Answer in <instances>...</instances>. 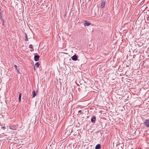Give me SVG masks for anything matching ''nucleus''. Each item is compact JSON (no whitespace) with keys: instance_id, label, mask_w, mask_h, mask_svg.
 Instances as JSON below:
<instances>
[{"instance_id":"nucleus-1","label":"nucleus","mask_w":149,"mask_h":149,"mask_svg":"<svg viewBox=\"0 0 149 149\" xmlns=\"http://www.w3.org/2000/svg\"><path fill=\"white\" fill-rule=\"evenodd\" d=\"M144 125L147 127H149V119H147L145 120Z\"/></svg>"},{"instance_id":"nucleus-2","label":"nucleus","mask_w":149,"mask_h":149,"mask_svg":"<svg viewBox=\"0 0 149 149\" xmlns=\"http://www.w3.org/2000/svg\"><path fill=\"white\" fill-rule=\"evenodd\" d=\"M77 56L76 54L74 55L72 57V59L73 61H76L77 59Z\"/></svg>"},{"instance_id":"nucleus-3","label":"nucleus","mask_w":149,"mask_h":149,"mask_svg":"<svg viewBox=\"0 0 149 149\" xmlns=\"http://www.w3.org/2000/svg\"><path fill=\"white\" fill-rule=\"evenodd\" d=\"M91 24V23H90L88 22V21H87L86 20H85L84 21V26H89Z\"/></svg>"},{"instance_id":"nucleus-4","label":"nucleus","mask_w":149,"mask_h":149,"mask_svg":"<svg viewBox=\"0 0 149 149\" xmlns=\"http://www.w3.org/2000/svg\"><path fill=\"white\" fill-rule=\"evenodd\" d=\"M40 56L38 55H35L34 56V58L35 61H37L39 59Z\"/></svg>"},{"instance_id":"nucleus-5","label":"nucleus","mask_w":149,"mask_h":149,"mask_svg":"<svg viewBox=\"0 0 149 149\" xmlns=\"http://www.w3.org/2000/svg\"><path fill=\"white\" fill-rule=\"evenodd\" d=\"M96 116H93L92 118H91V121L92 122L95 123V121L96 120Z\"/></svg>"},{"instance_id":"nucleus-6","label":"nucleus","mask_w":149,"mask_h":149,"mask_svg":"<svg viewBox=\"0 0 149 149\" xmlns=\"http://www.w3.org/2000/svg\"><path fill=\"white\" fill-rule=\"evenodd\" d=\"M105 3L104 1H102L101 3V7L102 8H104L105 7Z\"/></svg>"},{"instance_id":"nucleus-7","label":"nucleus","mask_w":149,"mask_h":149,"mask_svg":"<svg viewBox=\"0 0 149 149\" xmlns=\"http://www.w3.org/2000/svg\"><path fill=\"white\" fill-rule=\"evenodd\" d=\"M101 148V145L100 144H97L95 147V149H100Z\"/></svg>"},{"instance_id":"nucleus-8","label":"nucleus","mask_w":149,"mask_h":149,"mask_svg":"<svg viewBox=\"0 0 149 149\" xmlns=\"http://www.w3.org/2000/svg\"><path fill=\"white\" fill-rule=\"evenodd\" d=\"M32 93L33 95V97H35V96H36V92L35 91H33L32 92Z\"/></svg>"},{"instance_id":"nucleus-9","label":"nucleus","mask_w":149,"mask_h":149,"mask_svg":"<svg viewBox=\"0 0 149 149\" xmlns=\"http://www.w3.org/2000/svg\"><path fill=\"white\" fill-rule=\"evenodd\" d=\"M14 66L15 69H16V70H17V71L18 72V73H19L20 72H19V69L18 68H17V66L16 65H15Z\"/></svg>"},{"instance_id":"nucleus-10","label":"nucleus","mask_w":149,"mask_h":149,"mask_svg":"<svg viewBox=\"0 0 149 149\" xmlns=\"http://www.w3.org/2000/svg\"><path fill=\"white\" fill-rule=\"evenodd\" d=\"M22 94L21 93L19 94V102H20L21 100V97Z\"/></svg>"},{"instance_id":"nucleus-11","label":"nucleus","mask_w":149,"mask_h":149,"mask_svg":"<svg viewBox=\"0 0 149 149\" xmlns=\"http://www.w3.org/2000/svg\"><path fill=\"white\" fill-rule=\"evenodd\" d=\"M25 41H27L28 40V38H27V35L26 34V33H25Z\"/></svg>"},{"instance_id":"nucleus-12","label":"nucleus","mask_w":149,"mask_h":149,"mask_svg":"<svg viewBox=\"0 0 149 149\" xmlns=\"http://www.w3.org/2000/svg\"><path fill=\"white\" fill-rule=\"evenodd\" d=\"M40 65V64L38 62L36 63L35 64V65L37 66V68H38L39 66Z\"/></svg>"},{"instance_id":"nucleus-13","label":"nucleus","mask_w":149,"mask_h":149,"mask_svg":"<svg viewBox=\"0 0 149 149\" xmlns=\"http://www.w3.org/2000/svg\"><path fill=\"white\" fill-rule=\"evenodd\" d=\"M29 48H31L32 49H33V45H29Z\"/></svg>"},{"instance_id":"nucleus-14","label":"nucleus","mask_w":149,"mask_h":149,"mask_svg":"<svg viewBox=\"0 0 149 149\" xmlns=\"http://www.w3.org/2000/svg\"><path fill=\"white\" fill-rule=\"evenodd\" d=\"M78 113H81V114H82V113H83L82 112V111L81 110H79V111H78Z\"/></svg>"},{"instance_id":"nucleus-15","label":"nucleus","mask_w":149,"mask_h":149,"mask_svg":"<svg viewBox=\"0 0 149 149\" xmlns=\"http://www.w3.org/2000/svg\"><path fill=\"white\" fill-rule=\"evenodd\" d=\"M2 21L3 22V23H2V25L3 26L4 25V21L3 20V19H2Z\"/></svg>"},{"instance_id":"nucleus-16","label":"nucleus","mask_w":149,"mask_h":149,"mask_svg":"<svg viewBox=\"0 0 149 149\" xmlns=\"http://www.w3.org/2000/svg\"><path fill=\"white\" fill-rule=\"evenodd\" d=\"M0 19H1V20H2V19H2V16L1 15L0 16Z\"/></svg>"},{"instance_id":"nucleus-17","label":"nucleus","mask_w":149,"mask_h":149,"mask_svg":"<svg viewBox=\"0 0 149 149\" xmlns=\"http://www.w3.org/2000/svg\"><path fill=\"white\" fill-rule=\"evenodd\" d=\"M34 70H35L36 69H35V66H34Z\"/></svg>"},{"instance_id":"nucleus-18","label":"nucleus","mask_w":149,"mask_h":149,"mask_svg":"<svg viewBox=\"0 0 149 149\" xmlns=\"http://www.w3.org/2000/svg\"><path fill=\"white\" fill-rule=\"evenodd\" d=\"M2 128H5L6 127H2Z\"/></svg>"}]
</instances>
